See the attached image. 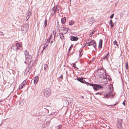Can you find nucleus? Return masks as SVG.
<instances>
[{
  "label": "nucleus",
  "mask_w": 129,
  "mask_h": 129,
  "mask_svg": "<svg viewBox=\"0 0 129 129\" xmlns=\"http://www.w3.org/2000/svg\"><path fill=\"white\" fill-rule=\"evenodd\" d=\"M71 46H70L69 48V49L68 50V53H69L70 52V51L71 50Z\"/></svg>",
  "instance_id": "nucleus-41"
},
{
  "label": "nucleus",
  "mask_w": 129,
  "mask_h": 129,
  "mask_svg": "<svg viewBox=\"0 0 129 129\" xmlns=\"http://www.w3.org/2000/svg\"><path fill=\"white\" fill-rule=\"evenodd\" d=\"M109 24H110V25L111 26V28H113L114 26V24L113 22V21L111 19L110 20V21L109 23Z\"/></svg>",
  "instance_id": "nucleus-19"
},
{
  "label": "nucleus",
  "mask_w": 129,
  "mask_h": 129,
  "mask_svg": "<svg viewBox=\"0 0 129 129\" xmlns=\"http://www.w3.org/2000/svg\"><path fill=\"white\" fill-rule=\"evenodd\" d=\"M117 103H115V104H113V105H116L117 104Z\"/></svg>",
  "instance_id": "nucleus-46"
},
{
  "label": "nucleus",
  "mask_w": 129,
  "mask_h": 129,
  "mask_svg": "<svg viewBox=\"0 0 129 129\" xmlns=\"http://www.w3.org/2000/svg\"><path fill=\"white\" fill-rule=\"evenodd\" d=\"M4 36V35L3 34V33L2 32L0 31V37H3Z\"/></svg>",
  "instance_id": "nucleus-31"
},
{
  "label": "nucleus",
  "mask_w": 129,
  "mask_h": 129,
  "mask_svg": "<svg viewBox=\"0 0 129 129\" xmlns=\"http://www.w3.org/2000/svg\"><path fill=\"white\" fill-rule=\"evenodd\" d=\"M24 54L25 58V61L24 62V63L26 64L28 63L29 61L31 62V56L29 54L28 52L26 50L24 52Z\"/></svg>",
  "instance_id": "nucleus-2"
},
{
  "label": "nucleus",
  "mask_w": 129,
  "mask_h": 129,
  "mask_svg": "<svg viewBox=\"0 0 129 129\" xmlns=\"http://www.w3.org/2000/svg\"><path fill=\"white\" fill-rule=\"evenodd\" d=\"M28 25L27 24H23L21 28V30L23 34H25L28 29Z\"/></svg>",
  "instance_id": "nucleus-5"
},
{
  "label": "nucleus",
  "mask_w": 129,
  "mask_h": 129,
  "mask_svg": "<svg viewBox=\"0 0 129 129\" xmlns=\"http://www.w3.org/2000/svg\"><path fill=\"white\" fill-rule=\"evenodd\" d=\"M29 14H28L27 17H26V20H27L29 18Z\"/></svg>",
  "instance_id": "nucleus-37"
},
{
  "label": "nucleus",
  "mask_w": 129,
  "mask_h": 129,
  "mask_svg": "<svg viewBox=\"0 0 129 129\" xmlns=\"http://www.w3.org/2000/svg\"><path fill=\"white\" fill-rule=\"evenodd\" d=\"M83 83H85L87 85L90 86H92L93 89L95 90H99V89L101 88H103V87L102 86L100 85L95 84L92 83H89L86 82L85 80L83 81Z\"/></svg>",
  "instance_id": "nucleus-1"
},
{
  "label": "nucleus",
  "mask_w": 129,
  "mask_h": 129,
  "mask_svg": "<svg viewBox=\"0 0 129 129\" xmlns=\"http://www.w3.org/2000/svg\"><path fill=\"white\" fill-rule=\"evenodd\" d=\"M73 66L74 68H76L77 70H78V69L77 67H76V64L75 63H73Z\"/></svg>",
  "instance_id": "nucleus-32"
},
{
  "label": "nucleus",
  "mask_w": 129,
  "mask_h": 129,
  "mask_svg": "<svg viewBox=\"0 0 129 129\" xmlns=\"http://www.w3.org/2000/svg\"><path fill=\"white\" fill-rule=\"evenodd\" d=\"M109 55V53L108 52L106 54V55L103 57V59H108V57Z\"/></svg>",
  "instance_id": "nucleus-23"
},
{
  "label": "nucleus",
  "mask_w": 129,
  "mask_h": 129,
  "mask_svg": "<svg viewBox=\"0 0 129 129\" xmlns=\"http://www.w3.org/2000/svg\"><path fill=\"white\" fill-rule=\"evenodd\" d=\"M88 44L86 46H90L92 45L94 48L95 49V46H96V43L94 41L92 40L91 42H88Z\"/></svg>",
  "instance_id": "nucleus-10"
},
{
  "label": "nucleus",
  "mask_w": 129,
  "mask_h": 129,
  "mask_svg": "<svg viewBox=\"0 0 129 129\" xmlns=\"http://www.w3.org/2000/svg\"><path fill=\"white\" fill-rule=\"evenodd\" d=\"M56 8L54 7H53L52 9V13L53 14H54L56 11Z\"/></svg>",
  "instance_id": "nucleus-25"
},
{
  "label": "nucleus",
  "mask_w": 129,
  "mask_h": 129,
  "mask_svg": "<svg viewBox=\"0 0 129 129\" xmlns=\"http://www.w3.org/2000/svg\"><path fill=\"white\" fill-rule=\"evenodd\" d=\"M125 68L127 69H128V64L127 63H126V65L125 66Z\"/></svg>",
  "instance_id": "nucleus-35"
},
{
  "label": "nucleus",
  "mask_w": 129,
  "mask_h": 129,
  "mask_svg": "<svg viewBox=\"0 0 129 129\" xmlns=\"http://www.w3.org/2000/svg\"><path fill=\"white\" fill-rule=\"evenodd\" d=\"M59 78H61L62 79H63V75H61L59 77Z\"/></svg>",
  "instance_id": "nucleus-40"
},
{
  "label": "nucleus",
  "mask_w": 129,
  "mask_h": 129,
  "mask_svg": "<svg viewBox=\"0 0 129 129\" xmlns=\"http://www.w3.org/2000/svg\"><path fill=\"white\" fill-rule=\"evenodd\" d=\"M103 40L102 39H100L99 41V47L101 48L102 47Z\"/></svg>",
  "instance_id": "nucleus-18"
},
{
  "label": "nucleus",
  "mask_w": 129,
  "mask_h": 129,
  "mask_svg": "<svg viewBox=\"0 0 129 129\" xmlns=\"http://www.w3.org/2000/svg\"><path fill=\"white\" fill-rule=\"evenodd\" d=\"M48 67V65L46 64H45L44 65V70H45Z\"/></svg>",
  "instance_id": "nucleus-33"
},
{
  "label": "nucleus",
  "mask_w": 129,
  "mask_h": 129,
  "mask_svg": "<svg viewBox=\"0 0 129 129\" xmlns=\"http://www.w3.org/2000/svg\"><path fill=\"white\" fill-rule=\"evenodd\" d=\"M88 21L89 23L92 24L95 22V20L93 17H91L88 19Z\"/></svg>",
  "instance_id": "nucleus-12"
},
{
  "label": "nucleus",
  "mask_w": 129,
  "mask_h": 129,
  "mask_svg": "<svg viewBox=\"0 0 129 129\" xmlns=\"http://www.w3.org/2000/svg\"><path fill=\"white\" fill-rule=\"evenodd\" d=\"M112 90L111 92H109V93L106 94H104V98H106L107 99L109 98H112L114 96V95L112 92Z\"/></svg>",
  "instance_id": "nucleus-7"
},
{
  "label": "nucleus",
  "mask_w": 129,
  "mask_h": 129,
  "mask_svg": "<svg viewBox=\"0 0 129 129\" xmlns=\"http://www.w3.org/2000/svg\"><path fill=\"white\" fill-rule=\"evenodd\" d=\"M88 44V43H86V44L85 45V46H87L86 45H87Z\"/></svg>",
  "instance_id": "nucleus-44"
},
{
  "label": "nucleus",
  "mask_w": 129,
  "mask_h": 129,
  "mask_svg": "<svg viewBox=\"0 0 129 129\" xmlns=\"http://www.w3.org/2000/svg\"><path fill=\"white\" fill-rule=\"evenodd\" d=\"M122 104H123V105H124V106H125V103H124V102H123Z\"/></svg>",
  "instance_id": "nucleus-45"
},
{
  "label": "nucleus",
  "mask_w": 129,
  "mask_h": 129,
  "mask_svg": "<svg viewBox=\"0 0 129 129\" xmlns=\"http://www.w3.org/2000/svg\"><path fill=\"white\" fill-rule=\"evenodd\" d=\"M39 77L38 76H36L35 77L34 79V83L35 84H36L37 83V82L38 80Z\"/></svg>",
  "instance_id": "nucleus-16"
},
{
  "label": "nucleus",
  "mask_w": 129,
  "mask_h": 129,
  "mask_svg": "<svg viewBox=\"0 0 129 129\" xmlns=\"http://www.w3.org/2000/svg\"><path fill=\"white\" fill-rule=\"evenodd\" d=\"M114 14H113L110 17V18H113L114 16Z\"/></svg>",
  "instance_id": "nucleus-38"
},
{
  "label": "nucleus",
  "mask_w": 129,
  "mask_h": 129,
  "mask_svg": "<svg viewBox=\"0 0 129 129\" xmlns=\"http://www.w3.org/2000/svg\"><path fill=\"white\" fill-rule=\"evenodd\" d=\"M83 54V53L82 54V51H80L79 52V57H81V56Z\"/></svg>",
  "instance_id": "nucleus-36"
},
{
  "label": "nucleus",
  "mask_w": 129,
  "mask_h": 129,
  "mask_svg": "<svg viewBox=\"0 0 129 129\" xmlns=\"http://www.w3.org/2000/svg\"><path fill=\"white\" fill-rule=\"evenodd\" d=\"M78 39V38L76 37L71 36V37L70 40L72 41H76Z\"/></svg>",
  "instance_id": "nucleus-14"
},
{
  "label": "nucleus",
  "mask_w": 129,
  "mask_h": 129,
  "mask_svg": "<svg viewBox=\"0 0 129 129\" xmlns=\"http://www.w3.org/2000/svg\"><path fill=\"white\" fill-rule=\"evenodd\" d=\"M82 98H83V96H82Z\"/></svg>",
  "instance_id": "nucleus-47"
},
{
  "label": "nucleus",
  "mask_w": 129,
  "mask_h": 129,
  "mask_svg": "<svg viewBox=\"0 0 129 129\" xmlns=\"http://www.w3.org/2000/svg\"><path fill=\"white\" fill-rule=\"evenodd\" d=\"M84 79V78L81 77V78H77L76 79L77 80L82 83H84L83 81V80Z\"/></svg>",
  "instance_id": "nucleus-17"
},
{
  "label": "nucleus",
  "mask_w": 129,
  "mask_h": 129,
  "mask_svg": "<svg viewBox=\"0 0 129 129\" xmlns=\"http://www.w3.org/2000/svg\"><path fill=\"white\" fill-rule=\"evenodd\" d=\"M60 38L61 39V40H62V35H60Z\"/></svg>",
  "instance_id": "nucleus-42"
},
{
  "label": "nucleus",
  "mask_w": 129,
  "mask_h": 129,
  "mask_svg": "<svg viewBox=\"0 0 129 129\" xmlns=\"http://www.w3.org/2000/svg\"><path fill=\"white\" fill-rule=\"evenodd\" d=\"M50 40H52V39H51Z\"/></svg>",
  "instance_id": "nucleus-50"
},
{
  "label": "nucleus",
  "mask_w": 129,
  "mask_h": 129,
  "mask_svg": "<svg viewBox=\"0 0 129 129\" xmlns=\"http://www.w3.org/2000/svg\"><path fill=\"white\" fill-rule=\"evenodd\" d=\"M48 46V44H43L41 45L39 48V50L41 51L42 49L41 52H42L45 49L46 47Z\"/></svg>",
  "instance_id": "nucleus-8"
},
{
  "label": "nucleus",
  "mask_w": 129,
  "mask_h": 129,
  "mask_svg": "<svg viewBox=\"0 0 129 129\" xmlns=\"http://www.w3.org/2000/svg\"><path fill=\"white\" fill-rule=\"evenodd\" d=\"M31 63V62H30L29 64L28 65V66L26 68L25 73L26 74L28 73L32 66L33 63H32L31 65L30 64V63Z\"/></svg>",
  "instance_id": "nucleus-9"
},
{
  "label": "nucleus",
  "mask_w": 129,
  "mask_h": 129,
  "mask_svg": "<svg viewBox=\"0 0 129 129\" xmlns=\"http://www.w3.org/2000/svg\"><path fill=\"white\" fill-rule=\"evenodd\" d=\"M44 95L46 97H48L50 94L51 92L49 90H44L43 92Z\"/></svg>",
  "instance_id": "nucleus-11"
},
{
  "label": "nucleus",
  "mask_w": 129,
  "mask_h": 129,
  "mask_svg": "<svg viewBox=\"0 0 129 129\" xmlns=\"http://www.w3.org/2000/svg\"><path fill=\"white\" fill-rule=\"evenodd\" d=\"M113 43L114 45H116L117 46H118V45L117 44V42L116 40H115V41H114L113 42Z\"/></svg>",
  "instance_id": "nucleus-30"
},
{
  "label": "nucleus",
  "mask_w": 129,
  "mask_h": 129,
  "mask_svg": "<svg viewBox=\"0 0 129 129\" xmlns=\"http://www.w3.org/2000/svg\"><path fill=\"white\" fill-rule=\"evenodd\" d=\"M11 48L15 50H17V48H16V45H13L12 47Z\"/></svg>",
  "instance_id": "nucleus-24"
},
{
  "label": "nucleus",
  "mask_w": 129,
  "mask_h": 129,
  "mask_svg": "<svg viewBox=\"0 0 129 129\" xmlns=\"http://www.w3.org/2000/svg\"><path fill=\"white\" fill-rule=\"evenodd\" d=\"M26 80H24L19 86V89H21L24 87L25 84L26 82Z\"/></svg>",
  "instance_id": "nucleus-13"
},
{
  "label": "nucleus",
  "mask_w": 129,
  "mask_h": 129,
  "mask_svg": "<svg viewBox=\"0 0 129 129\" xmlns=\"http://www.w3.org/2000/svg\"><path fill=\"white\" fill-rule=\"evenodd\" d=\"M29 13H30V12H29Z\"/></svg>",
  "instance_id": "nucleus-49"
},
{
  "label": "nucleus",
  "mask_w": 129,
  "mask_h": 129,
  "mask_svg": "<svg viewBox=\"0 0 129 129\" xmlns=\"http://www.w3.org/2000/svg\"><path fill=\"white\" fill-rule=\"evenodd\" d=\"M16 45V48L17 49L19 50H22V49L21 48V46L19 43H17L15 44Z\"/></svg>",
  "instance_id": "nucleus-15"
},
{
  "label": "nucleus",
  "mask_w": 129,
  "mask_h": 129,
  "mask_svg": "<svg viewBox=\"0 0 129 129\" xmlns=\"http://www.w3.org/2000/svg\"><path fill=\"white\" fill-rule=\"evenodd\" d=\"M62 126L61 125H59L58 126L56 127L55 129H61Z\"/></svg>",
  "instance_id": "nucleus-29"
},
{
  "label": "nucleus",
  "mask_w": 129,
  "mask_h": 129,
  "mask_svg": "<svg viewBox=\"0 0 129 129\" xmlns=\"http://www.w3.org/2000/svg\"><path fill=\"white\" fill-rule=\"evenodd\" d=\"M45 110H46L45 111H46L47 113L48 112L49 110H48L47 109H45Z\"/></svg>",
  "instance_id": "nucleus-43"
},
{
  "label": "nucleus",
  "mask_w": 129,
  "mask_h": 129,
  "mask_svg": "<svg viewBox=\"0 0 129 129\" xmlns=\"http://www.w3.org/2000/svg\"><path fill=\"white\" fill-rule=\"evenodd\" d=\"M61 22L62 23H64L66 21V18L65 17H64L63 18H62L61 20Z\"/></svg>",
  "instance_id": "nucleus-22"
},
{
  "label": "nucleus",
  "mask_w": 129,
  "mask_h": 129,
  "mask_svg": "<svg viewBox=\"0 0 129 129\" xmlns=\"http://www.w3.org/2000/svg\"><path fill=\"white\" fill-rule=\"evenodd\" d=\"M98 72H99L100 79L101 80L104 79V78H106V74L103 70L101 69L100 70H98Z\"/></svg>",
  "instance_id": "nucleus-3"
},
{
  "label": "nucleus",
  "mask_w": 129,
  "mask_h": 129,
  "mask_svg": "<svg viewBox=\"0 0 129 129\" xmlns=\"http://www.w3.org/2000/svg\"><path fill=\"white\" fill-rule=\"evenodd\" d=\"M8 129H13L12 128H9Z\"/></svg>",
  "instance_id": "nucleus-48"
},
{
  "label": "nucleus",
  "mask_w": 129,
  "mask_h": 129,
  "mask_svg": "<svg viewBox=\"0 0 129 129\" xmlns=\"http://www.w3.org/2000/svg\"><path fill=\"white\" fill-rule=\"evenodd\" d=\"M60 35H62V36L63 38L64 39V36L63 35V34L62 33H60Z\"/></svg>",
  "instance_id": "nucleus-39"
},
{
  "label": "nucleus",
  "mask_w": 129,
  "mask_h": 129,
  "mask_svg": "<svg viewBox=\"0 0 129 129\" xmlns=\"http://www.w3.org/2000/svg\"><path fill=\"white\" fill-rule=\"evenodd\" d=\"M62 29L64 31L63 33L64 34H66L68 31V29L65 27H63Z\"/></svg>",
  "instance_id": "nucleus-20"
},
{
  "label": "nucleus",
  "mask_w": 129,
  "mask_h": 129,
  "mask_svg": "<svg viewBox=\"0 0 129 129\" xmlns=\"http://www.w3.org/2000/svg\"><path fill=\"white\" fill-rule=\"evenodd\" d=\"M75 22V21L72 20H71L69 22V24L70 25H72Z\"/></svg>",
  "instance_id": "nucleus-26"
},
{
  "label": "nucleus",
  "mask_w": 129,
  "mask_h": 129,
  "mask_svg": "<svg viewBox=\"0 0 129 129\" xmlns=\"http://www.w3.org/2000/svg\"><path fill=\"white\" fill-rule=\"evenodd\" d=\"M47 20L46 19L44 21V27H45L47 26Z\"/></svg>",
  "instance_id": "nucleus-28"
},
{
  "label": "nucleus",
  "mask_w": 129,
  "mask_h": 129,
  "mask_svg": "<svg viewBox=\"0 0 129 129\" xmlns=\"http://www.w3.org/2000/svg\"><path fill=\"white\" fill-rule=\"evenodd\" d=\"M101 82H103L104 83H106L107 82V78H104V79L102 80H101Z\"/></svg>",
  "instance_id": "nucleus-21"
},
{
  "label": "nucleus",
  "mask_w": 129,
  "mask_h": 129,
  "mask_svg": "<svg viewBox=\"0 0 129 129\" xmlns=\"http://www.w3.org/2000/svg\"><path fill=\"white\" fill-rule=\"evenodd\" d=\"M122 120L121 119H118L117 123V126L119 128L121 129L122 127Z\"/></svg>",
  "instance_id": "nucleus-6"
},
{
  "label": "nucleus",
  "mask_w": 129,
  "mask_h": 129,
  "mask_svg": "<svg viewBox=\"0 0 129 129\" xmlns=\"http://www.w3.org/2000/svg\"><path fill=\"white\" fill-rule=\"evenodd\" d=\"M95 32V31H93L90 35H89V36L90 37H91L92 36V35L94 34Z\"/></svg>",
  "instance_id": "nucleus-34"
},
{
  "label": "nucleus",
  "mask_w": 129,
  "mask_h": 129,
  "mask_svg": "<svg viewBox=\"0 0 129 129\" xmlns=\"http://www.w3.org/2000/svg\"><path fill=\"white\" fill-rule=\"evenodd\" d=\"M96 95L99 94L100 95H104V93L103 92H98L95 94Z\"/></svg>",
  "instance_id": "nucleus-27"
},
{
  "label": "nucleus",
  "mask_w": 129,
  "mask_h": 129,
  "mask_svg": "<svg viewBox=\"0 0 129 129\" xmlns=\"http://www.w3.org/2000/svg\"><path fill=\"white\" fill-rule=\"evenodd\" d=\"M54 31H53L51 34L50 37L47 40V42H48V43H52L55 40V34L54 35Z\"/></svg>",
  "instance_id": "nucleus-4"
}]
</instances>
